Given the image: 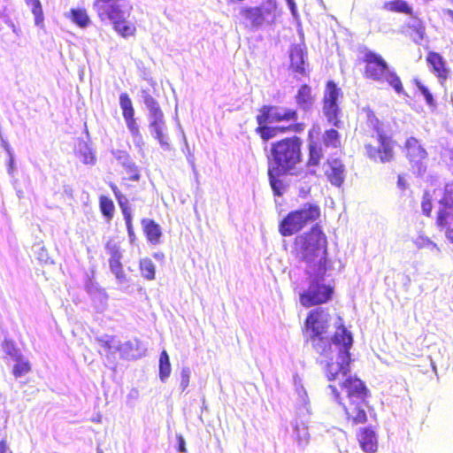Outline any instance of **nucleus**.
Instances as JSON below:
<instances>
[{
    "label": "nucleus",
    "mask_w": 453,
    "mask_h": 453,
    "mask_svg": "<svg viewBox=\"0 0 453 453\" xmlns=\"http://www.w3.org/2000/svg\"><path fill=\"white\" fill-rule=\"evenodd\" d=\"M69 19L80 27H86L90 19L85 9H72L69 13Z\"/></svg>",
    "instance_id": "obj_36"
},
{
    "label": "nucleus",
    "mask_w": 453,
    "mask_h": 453,
    "mask_svg": "<svg viewBox=\"0 0 453 453\" xmlns=\"http://www.w3.org/2000/svg\"><path fill=\"white\" fill-rule=\"evenodd\" d=\"M164 124H157V126H150L155 132V138L159 142L162 146H168V142L163 134L162 127Z\"/></svg>",
    "instance_id": "obj_46"
},
{
    "label": "nucleus",
    "mask_w": 453,
    "mask_h": 453,
    "mask_svg": "<svg viewBox=\"0 0 453 453\" xmlns=\"http://www.w3.org/2000/svg\"><path fill=\"white\" fill-rule=\"evenodd\" d=\"M331 351L326 356L325 374L328 380H335L339 375H346L350 371V348L353 338L350 332L342 325H339L332 336Z\"/></svg>",
    "instance_id": "obj_3"
},
{
    "label": "nucleus",
    "mask_w": 453,
    "mask_h": 453,
    "mask_svg": "<svg viewBox=\"0 0 453 453\" xmlns=\"http://www.w3.org/2000/svg\"><path fill=\"white\" fill-rule=\"evenodd\" d=\"M327 245L326 235L322 226L317 223L295 238L293 253L308 265V270L324 271L325 267H331L327 258Z\"/></svg>",
    "instance_id": "obj_2"
},
{
    "label": "nucleus",
    "mask_w": 453,
    "mask_h": 453,
    "mask_svg": "<svg viewBox=\"0 0 453 453\" xmlns=\"http://www.w3.org/2000/svg\"><path fill=\"white\" fill-rule=\"evenodd\" d=\"M329 388L332 390L334 399L343 407L349 420H350L354 425L364 424L367 421L366 412L361 406L365 402L353 401L344 403L336 387L330 385Z\"/></svg>",
    "instance_id": "obj_14"
},
{
    "label": "nucleus",
    "mask_w": 453,
    "mask_h": 453,
    "mask_svg": "<svg viewBox=\"0 0 453 453\" xmlns=\"http://www.w3.org/2000/svg\"><path fill=\"white\" fill-rule=\"evenodd\" d=\"M331 315L325 308L311 310L302 328L306 342L320 355L326 356L331 351L332 337H329Z\"/></svg>",
    "instance_id": "obj_4"
},
{
    "label": "nucleus",
    "mask_w": 453,
    "mask_h": 453,
    "mask_svg": "<svg viewBox=\"0 0 453 453\" xmlns=\"http://www.w3.org/2000/svg\"><path fill=\"white\" fill-rule=\"evenodd\" d=\"M302 139L296 135L287 136L272 142L268 157L272 161L271 165L292 172L302 162Z\"/></svg>",
    "instance_id": "obj_5"
},
{
    "label": "nucleus",
    "mask_w": 453,
    "mask_h": 453,
    "mask_svg": "<svg viewBox=\"0 0 453 453\" xmlns=\"http://www.w3.org/2000/svg\"><path fill=\"white\" fill-rule=\"evenodd\" d=\"M322 143L326 148L341 147V135L334 128L326 129L322 135Z\"/></svg>",
    "instance_id": "obj_33"
},
{
    "label": "nucleus",
    "mask_w": 453,
    "mask_h": 453,
    "mask_svg": "<svg viewBox=\"0 0 453 453\" xmlns=\"http://www.w3.org/2000/svg\"><path fill=\"white\" fill-rule=\"evenodd\" d=\"M171 371H172V368H171V363H170V358H169V356H168V353L166 352V350H162L160 355H159V371H158V375H159V378H160V380L162 382H165L170 376L171 374Z\"/></svg>",
    "instance_id": "obj_34"
},
{
    "label": "nucleus",
    "mask_w": 453,
    "mask_h": 453,
    "mask_svg": "<svg viewBox=\"0 0 453 453\" xmlns=\"http://www.w3.org/2000/svg\"><path fill=\"white\" fill-rule=\"evenodd\" d=\"M272 10L264 5L243 7L240 10L241 23L249 29H257L262 27Z\"/></svg>",
    "instance_id": "obj_13"
},
{
    "label": "nucleus",
    "mask_w": 453,
    "mask_h": 453,
    "mask_svg": "<svg viewBox=\"0 0 453 453\" xmlns=\"http://www.w3.org/2000/svg\"><path fill=\"white\" fill-rule=\"evenodd\" d=\"M362 114L368 127L377 132V134H384L382 123L378 119L372 110L369 107L363 108Z\"/></svg>",
    "instance_id": "obj_31"
},
{
    "label": "nucleus",
    "mask_w": 453,
    "mask_h": 453,
    "mask_svg": "<svg viewBox=\"0 0 453 453\" xmlns=\"http://www.w3.org/2000/svg\"><path fill=\"white\" fill-rule=\"evenodd\" d=\"M4 353L14 360L22 355L12 341L5 340L2 344Z\"/></svg>",
    "instance_id": "obj_42"
},
{
    "label": "nucleus",
    "mask_w": 453,
    "mask_h": 453,
    "mask_svg": "<svg viewBox=\"0 0 453 453\" xmlns=\"http://www.w3.org/2000/svg\"><path fill=\"white\" fill-rule=\"evenodd\" d=\"M25 2L30 7L35 17V25L44 28V14L40 0H25Z\"/></svg>",
    "instance_id": "obj_32"
},
{
    "label": "nucleus",
    "mask_w": 453,
    "mask_h": 453,
    "mask_svg": "<svg viewBox=\"0 0 453 453\" xmlns=\"http://www.w3.org/2000/svg\"><path fill=\"white\" fill-rule=\"evenodd\" d=\"M362 62L365 64L363 75L365 79L380 82L386 81L397 94L404 93L400 77L389 70L387 61L381 55L372 50H365Z\"/></svg>",
    "instance_id": "obj_6"
},
{
    "label": "nucleus",
    "mask_w": 453,
    "mask_h": 453,
    "mask_svg": "<svg viewBox=\"0 0 453 453\" xmlns=\"http://www.w3.org/2000/svg\"><path fill=\"white\" fill-rule=\"evenodd\" d=\"M99 210L106 221L110 222L115 213V205L113 201L107 196H99Z\"/></svg>",
    "instance_id": "obj_29"
},
{
    "label": "nucleus",
    "mask_w": 453,
    "mask_h": 453,
    "mask_svg": "<svg viewBox=\"0 0 453 453\" xmlns=\"http://www.w3.org/2000/svg\"><path fill=\"white\" fill-rule=\"evenodd\" d=\"M178 451L180 452H186V446H185V441L181 435L178 436Z\"/></svg>",
    "instance_id": "obj_50"
},
{
    "label": "nucleus",
    "mask_w": 453,
    "mask_h": 453,
    "mask_svg": "<svg viewBox=\"0 0 453 453\" xmlns=\"http://www.w3.org/2000/svg\"><path fill=\"white\" fill-rule=\"evenodd\" d=\"M357 440L364 452L376 453L378 451V438L372 427L360 428L357 434Z\"/></svg>",
    "instance_id": "obj_21"
},
{
    "label": "nucleus",
    "mask_w": 453,
    "mask_h": 453,
    "mask_svg": "<svg viewBox=\"0 0 453 453\" xmlns=\"http://www.w3.org/2000/svg\"><path fill=\"white\" fill-rule=\"evenodd\" d=\"M118 0H95L93 6L101 20L112 19L119 14Z\"/></svg>",
    "instance_id": "obj_22"
},
{
    "label": "nucleus",
    "mask_w": 453,
    "mask_h": 453,
    "mask_svg": "<svg viewBox=\"0 0 453 453\" xmlns=\"http://www.w3.org/2000/svg\"><path fill=\"white\" fill-rule=\"evenodd\" d=\"M440 204L436 216V226L453 243V196L450 191L445 192Z\"/></svg>",
    "instance_id": "obj_11"
},
{
    "label": "nucleus",
    "mask_w": 453,
    "mask_h": 453,
    "mask_svg": "<svg viewBox=\"0 0 453 453\" xmlns=\"http://www.w3.org/2000/svg\"><path fill=\"white\" fill-rule=\"evenodd\" d=\"M139 270L142 276L147 280H153L156 278V267L152 260L149 257L139 261Z\"/></svg>",
    "instance_id": "obj_35"
},
{
    "label": "nucleus",
    "mask_w": 453,
    "mask_h": 453,
    "mask_svg": "<svg viewBox=\"0 0 453 453\" xmlns=\"http://www.w3.org/2000/svg\"><path fill=\"white\" fill-rule=\"evenodd\" d=\"M105 250L109 254L108 263L111 272L115 275L119 283L127 282V277L124 270V265L121 262L123 253L119 245L108 242L105 244Z\"/></svg>",
    "instance_id": "obj_15"
},
{
    "label": "nucleus",
    "mask_w": 453,
    "mask_h": 453,
    "mask_svg": "<svg viewBox=\"0 0 453 453\" xmlns=\"http://www.w3.org/2000/svg\"><path fill=\"white\" fill-rule=\"evenodd\" d=\"M96 162V157L91 152L84 154L83 163L93 165Z\"/></svg>",
    "instance_id": "obj_49"
},
{
    "label": "nucleus",
    "mask_w": 453,
    "mask_h": 453,
    "mask_svg": "<svg viewBox=\"0 0 453 453\" xmlns=\"http://www.w3.org/2000/svg\"><path fill=\"white\" fill-rule=\"evenodd\" d=\"M123 167L125 168V172L127 174V177L124 178V180L138 181L141 178V173L138 167L131 161L127 160L123 163Z\"/></svg>",
    "instance_id": "obj_40"
},
{
    "label": "nucleus",
    "mask_w": 453,
    "mask_h": 453,
    "mask_svg": "<svg viewBox=\"0 0 453 453\" xmlns=\"http://www.w3.org/2000/svg\"><path fill=\"white\" fill-rule=\"evenodd\" d=\"M404 151L412 172L418 176H422L426 171L427 152L419 141L414 137L408 138L404 144Z\"/></svg>",
    "instance_id": "obj_12"
},
{
    "label": "nucleus",
    "mask_w": 453,
    "mask_h": 453,
    "mask_svg": "<svg viewBox=\"0 0 453 453\" xmlns=\"http://www.w3.org/2000/svg\"><path fill=\"white\" fill-rule=\"evenodd\" d=\"M395 141L386 134H379L376 137V144L366 143L365 145L366 156L373 162L388 163L395 157Z\"/></svg>",
    "instance_id": "obj_10"
},
{
    "label": "nucleus",
    "mask_w": 453,
    "mask_h": 453,
    "mask_svg": "<svg viewBox=\"0 0 453 453\" xmlns=\"http://www.w3.org/2000/svg\"><path fill=\"white\" fill-rule=\"evenodd\" d=\"M99 347L106 353H113L117 349L115 336L104 335L96 339Z\"/></svg>",
    "instance_id": "obj_39"
},
{
    "label": "nucleus",
    "mask_w": 453,
    "mask_h": 453,
    "mask_svg": "<svg viewBox=\"0 0 453 453\" xmlns=\"http://www.w3.org/2000/svg\"><path fill=\"white\" fill-rule=\"evenodd\" d=\"M296 430L297 432V435H296L297 441L300 443H303V442L307 443V441L309 440V433H308L307 427L305 426H303L302 428L300 429V427L298 426H296Z\"/></svg>",
    "instance_id": "obj_47"
},
{
    "label": "nucleus",
    "mask_w": 453,
    "mask_h": 453,
    "mask_svg": "<svg viewBox=\"0 0 453 453\" xmlns=\"http://www.w3.org/2000/svg\"><path fill=\"white\" fill-rule=\"evenodd\" d=\"M16 363L12 367V374L15 378L25 376L31 371V365L23 356L15 359Z\"/></svg>",
    "instance_id": "obj_37"
},
{
    "label": "nucleus",
    "mask_w": 453,
    "mask_h": 453,
    "mask_svg": "<svg viewBox=\"0 0 453 453\" xmlns=\"http://www.w3.org/2000/svg\"><path fill=\"white\" fill-rule=\"evenodd\" d=\"M323 157L324 153L321 146H319L317 142L311 141L308 144V158L306 165L308 167L319 166Z\"/></svg>",
    "instance_id": "obj_28"
},
{
    "label": "nucleus",
    "mask_w": 453,
    "mask_h": 453,
    "mask_svg": "<svg viewBox=\"0 0 453 453\" xmlns=\"http://www.w3.org/2000/svg\"><path fill=\"white\" fill-rule=\"evenodd\" d=\"M397 185L400 188L404 189L406 188L405 180L402 176H398Z\"/></svg>",
    "instance_id": "obj_51"
},
{
    "label": "nucleus",
    "mask_w": 453,
    "mask_h": 453,
    "mask_svg": "<svg viewBox=\"0 0 453 453\" xmlns=\"http://www.w3.org/2000/svg\"><path fill=\"white\" fill-rule=\"evenodd\" d=\"M119 106L127 127L133 136H139V126L134 118V109L131 98L127 93L119 95Z\"/></svg>",
    "instance_id": "obj_19"
},
{
    "label": "nucleus",
    "mask_w": 453,
    "mask_h": 453,
    "mask_svg": "<svg viewBox=\"0 0 453 453\" xmlns=\"http://www.w3.org/2000/svg\"><path fill=\"white\" fill-rule=\"evenodd\" d=\"M190 369L188 367H183L180 371V389L181 392H184L189 384L190 380Z\"/></svg>",
    "instance_id": "obj_45"
},
{
    "label": "nucleus",
    "mask_w": 453,
    "mask_h": 453,
    "mask_svg": "<svg viewBox=\"0 0 453 453\" xmlns=\"http://www.w3.org/2000/svg\"><path fill=\"white\" fill-rule=\"evenodd\" d=\"M150 115L151 117V121L150 126H157V124H164V114L160 109L159 104H156L148 108Z\"/></svg>",
    "instance_id": "obj_41"
},
{
    "label": "nucleus",
    "mask_w": 453,
    "mask_h": 453,
    "mask_svg": "<svg viewBox=\"0 0 453 453\" xmlns=\"http://www.w3.org/2000/svg\"><path fill=\"white\" fill-rule=\"evenodd\" d=\"M327 180L335 187H341L345 178V165L340 158H327L323 165Z\"/></svg>",
    "instance_id": "obj_17"
},
{
    "label": "nucleus",
    "mask_w": 453,
    "mask_h": 453,
    "mask_svg": "<svg viewBox=\"0 0 453 453\" xmlns=\"http://www.w3.org/2000/svg\"><path fill=\"white\" fill-rule=\"evenodd\" d=\"M421 210L425 216L431 217L433 211V203L427 192H426L422 197Z\"/></svg>",
    "instance_id": "obj_44"
},
{
    "label": "nucleus",
    "mask_w": 453,
    "mask_h": 453,
    "mask_svg": "<svg viewBox=\"0 0 453 453\" xmlns=\"http://www.w3.org/2000/svg\"><path fill=\"white\" fill-rule=\"evenodd\" d=\"M111 21L114 30L122 37H129L134 35L136 27L134 24L126 20L124 12L119 9V14L112 19H107Z\"/></svg>",
    "instance_id": "obj_27"
},
{
    "label": "nucleus",
    "mask_w": 453,
    "mask_h": 453,
    "mask_svg": "<svg viewBox=\"0 0 453 453\" xmlns=\"http://www.w3.org/2000/svg\"><path fill=\"white\" fill-rule=\"evenodd\" d=\"M426 62L440 81L444 82L448 79L449 72L443 58L439 53L434 51L428 52Z\"/></svg>",
    "instance_id": "obj_23"
},
{
    "label": "nucleus",
    "mask_w": 453,
    "mask_h": 453,
    "mask_svg": "<svg viewBox=\"0 0 453 453\" xmlns=\"http://www.w3.org/2000/svg\"><path fill=\"white\" fill-rule=\"evenodd\" d=\"M320 217V208L314 203H305L300 209L289 211L279 223V233L288 237L300 232L310 222Z\"/></svg>",
    "instance_id": "obj_8"
},
{
    "label": "nucleus",
    "mask_w": 453,
    "mask_h": 453,
    "mask_svg": "<svg viewBox=\"0 0 453 453\" xmlns=\"http://www.w3.org/2000/svg\"><path fill=\"white\" fill-rule=\"evenodd\" d=\"M141 224L147 241L152 245H157L162 237L160 226L154 219L146 218L141 220Z\"/></svg>",
    "instance_id": "obj_25"
},
{
    "label": "nucleus",
    "mask_w": 453,
    "mask_h": 453,
    "mask_svg": "<svg viewBox=\"0 0 453 453\" xmlns=\"http://www.w3.org/2000/svg\"><path fill=\"white\" fill-rule=\"evenodd\" d=\"M414 83H415L416 87L418 88V89L419 90V92L424 96L426 104L428 105H434V97H433V95H432L431 91L429 90V88L418 80H415Z\"/></svg>",
    "instance_id": "obj_43"
},
{
    "label": "nucleus",
    "mask_w": 453,
    "mask_h": 453,
    "mask_svg": "<svg viewBox=\"0 0 453 453\" xmlns=\"http://www.w3.org/2000/svg\"><path fill=\"white\" fill-rule=\"evenodd\" d=\"M330 267L324 271L311 269L307 271L309 277L308 288L300 293L299 302L305 308L318 306L328 303L334 293V286L324 283V277Z\"/></svg>",
    "instance_id": "obj_7"
},
{
    "label": "nucleus",
    "mask_w": 453,
    "mask_h": 453,
    "mask_svg": "<svg viewBox=\"0 0 453 453\" xmlns=\"http://www.w3.org/2000/svg\"><path fill=\"white\" fill-rule=\"evenodd\" d=\"M305 51L300 45H294L290 49L289 58L290 64L289 69L296 73H298L302 76H308L309 73L305 68L304 62Z\"/></svg>",
    "instance_id": "obj_24"
},
{
    "label": "nucleus",
    "mask_w": 453,
    "mask_h": 453,
    "mask_svg": "<svg viewBox=\"0 0 453 453\" xmlns=\"http://www.w3.org/2000/svg\"><path fill=\"white\" fill-rule=\"evenodd\" d=\"M341 388L345 390L348 402H365L368 395V389L365 383L357 377L349 376L342 383Z\"/></svg>",
    "instance_id": "obj_16"
},
{
    "label": "nucleus",
    "mask_w": 453,
    "mask_h": 453,
    "mask_svg": "<svg viewBox=\"0 0 453 453\" xmlns=\"http://www.w3.org/2000/svg\"><path fill=\"white\" fill-rule=\"evenodd\" d=\"M448 14L449 15V17L452 19L453 20V10H449L448 11Z\"/></svg>",
    "instance_id": "obj_53"
},
{
    "label": "nucleus",
    "mask_w": 453,
    "mask_h": 453,
    "mask_svg": "<svg viewBox=\"0 0 453 453\" xmlns=\"http://www.w3.org/2000/svg\"><path fill=\"white\" fill-rule=\"evenodd\" d=\"M343 96L342 89L334 81H327L322 97V112L328 124L336 128L342 127V110L340 99Z\"/></svg>",
    "instance_id": "obj_9"
},
{
    "label": "nucleus",
    "mask_w": 453,
    "mask_h": 453,
    "mask_svg": "<svg viewBox=\"0 0 453 453\" xmlns=\"http://www.w3.org/2000/svg\"><path fill=\"white\" fill-rule=\"evenodd\" d=\"M406 28L410 35L415 40H422L425 35V25L422 20L416 19L412 22L406 24Z\"/></svg>",
    "instance_id": "obj_38"
},
{
    "label": "nucleus",
    "mask_w": 453,
    "mask_h": 453,
    "mask_svg": "<svg viewBox=\"0 0 453 453\" xmlns=\"http://www.w3.org/2000/svg\"><path fill=\"white\" fill-rule=\"evenodd\" d=\"M296 108L275 104H263L257 109L255 133L266 142L278 134L286 133L300 134L306 127L304 122H299Z\"/></svg>",
    "instance_id": "obj_1"
},
{
    "label": "nucleus",
    "mask_w": 453,
    "mask_h": 453,
    "mask_svg": "<svg viewBox=\"0 0 453 453\" xmlns=\"http://www.w3.org/2000/svg\"><path fill=\"white\" fill-rule=\"evenodd\" d=\"M383 7L388 12L412 15V8L404 0H391L386 2Z\"/></svg>",
    "instance_id": "obj_30"
},
{
    "label": "nucleus",
    "mask_w": 453,
    "mask_h": 453,
    "mask_svg": "<svg viewBox=\"0 0 453 453\" xmlns=\"http://www.w3.org/2000/svg\"><path fill=\"white\" fill-rule=\"evenodd\" d=\"M13 168H14V160H13L12 157H11L9 159V171L12 172Z\"/></svg>",
    "instance_id": "obj_52"
},
{
    "label": "nucleus",
    "mask_w": 453,
    "mask_h": 453,
    "mask_svg": "<svg viewBox=\"0 0 453 453\" xmlns=\"http://www.w3.org/2000/svg\"><path fill=\"white\" fill-rule=\"evenodd\" d=\"M291 171L286 169H280L273 165H269L267 169V175L269 179L270 186L273 189V195L280 196L286 190L287 185L282 179L283 175L290 173Z\"/></svg>",
    "instance_id": "obj_20"
},
{
    "label": "nucleus",
    "mask_w": 453,
    "mask_h": 453,
    "mask_svg": "<svg viewBox=\"0 0 453 453\" xmlns=\"http://www.w3.org/2000/svg\"><path fill=\"white\" fill-rule=\"evenodd\" d=\"M295 101L299 108L310 110L315 103V96L311 86L305 83L300 85L295 95Z\"/></svg>",
    "instance_id": "obj_26"
},
{
    "label": "nucleus",
    "mask_w": 453,
    "mask_h": 453,
    "mask_svg": "<svg viewBox=\"0 0 453 453\" xmlns=\"http://www.w3.org/2000/svg\"><path fill=\"white\" fill-rule=\"evenodd\" d=\"M142 96L143 103L146 105L147 109L158 104L147 89H143L142 91Z\"/></svg>",
    "instance_id": "obj_48"
},
{
    "label": "nucleus",
    "mask_w": 453,
    "mask_h": 453,
    "mask_svg": "<svg viewBox=\"0 0 453 453\" xmlns=\"http://www.w3.org/2000/svg\"><path fill=\"white\" fill-rule=\"evenodd\" d=\"M110 188L114 194V196L118 202V204L121 210L127 234L131 241L135 238L134 230L133 226V215L131 211V208L129 206L128 199L127 196L120 191V189L117 187L116 184L111 183Z\"/></svg>",
    "instance_id": "obj_18"
}]
</instances>
